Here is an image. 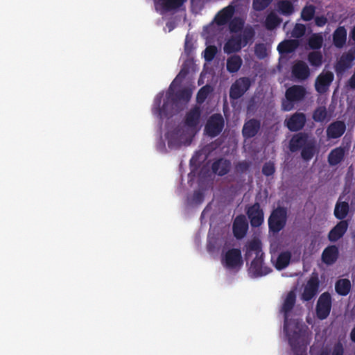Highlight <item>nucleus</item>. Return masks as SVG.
I'll list each match as a JSON object with an SVG mask.
<instances>
[{
  "label": "nucleus",
  "mask_w": 355,
  "mask_h": 355,
  "mask_svg": "<svg viewBox=\"0 0 355 355\" xmlns=\"http://www.w3.org/2000/svg\"><path fill=\"white\" fill-rule=\"evenodd\" d=\"M306 94V89L301 85H293L286 91V100L282 102V110L290 111L294 107V103L302 101Z\"/></svg>",
  "instance_id": "nucleus-5"
},
{
  "label": "nucleus",
  "mask_w": 355,
  "mask_h": 355,
  "mask_svg": "<svg viewBox=\"0 0 355 355\" xmlns=\"http://www.w3.org/2000/svg\"><path fill=\"white\" fill-rule=\"evenodd\" d=\"M333 80L334 74L331 72L327 71L325 73H321L316 78L315 90L320 94L326 92Z\"/></svg>",
  "instance_id": "nucleus-15"
},
{
  "label": "nucleus",
  "mask_w": 355,
  "mask_h": 355,
  "mask_svg": "<svg viewBox=\"0 0 355 355\" xmlns=\"http://www.w3.org/2000/svg\"><path fill=\"white\" fill-rule=\"evenodd\" d=\"M261 128L260 121L256 119H251L245 122L242 134L244 138L250 139L257 135Z\"/></svg>",
  "instance_id": "nucleus-17"
},
{
  "label": "nucleus",
  "mask_w": 355,
  "mask_h": 355,
  "mask_svg": "<svg viewBox=\"0 0 355 355\" xmlns=\"http://www.w3.org/2000/svg\"><path fill=\"white\" fill-rule=\"evenodd\" d=\"M279 12L285 16H290L294 12L293 4L288 0H282L277 3Z\"/></svg>",
  "instance_id": "nucleus-36"
},
{
  "label": "nucleus",
  "mask_w": 355,
  "mask_h": 355,
  "mask_svg": "<svg viewBox=\"0 0 355 355\" xmlns=\"http://www.w3.org/2000/svg\"><path fill=\"white\" fill-rule=\"evenodd\" d=\"M207 250H208L209 251H211V248L210 245H207Z\"/></svg>",
  "instance_id": "nucleus-59"
},
{
  "label": "nucleus",
  "mask_w": 355,
  "mask_h": 355,
  "mask_svg": "<svg viewBox=\"0 0 355 355\" xmlns=\"http://www.w3.org/2000/svg\"><path fill=\"white\" fill-rule=\"evenodd\" d=\"M308 61L311 66L318 68L322 64L323 57L320 51H311L308 54Z\"/></svg>",
  "instance_id": "nucleus-37"
},
{
  "label": "nucleus",
  "mask_w": 355,
  "mask_h": 355,
  "mask_svg": "<svg viewBox=\"0 0 355 355\" xmlns=\"http://www.w3.org/2000/svg\"><path fill=\"white\" fill-rule=\"evenodd\" d=\"M354 60L355 51L349 50L347 53L342 54L334 66L337 76L343 75L347 70L350 69Z\"/></svg>",
  "instance_id": "nucleus-12"
},
{
  "label": "nucleus",
  "mask_w": 355,
  "mask_h": 355,
  "mask_svg": "<svg viewBox=\"0 0 355 355\" xmlns=\"http://www.w3.org/2000/svg\"><path fill=\"white\" fill-rule=\"evenodd\" d=\"M221 262L227 269L240 268L243 263L241 250L238 248L228 250L222 257Z\"/></svg>",
  "instance_id": "nucleus-9"
},
{
  "label": "nucleus",
  "mask_w": 355,
  "mask_h": 355,
  "mask_svg": "<svg viewBox=\"0 0 355 355\" xmlns=\"http://www.w3.org/2000/svg\"><path fill=\"white\" fill-rule=\"evenodd\" d=\"M172 85L173 83L167 92V101L164 102L162 106H161L162 95L158 94L155 98L152 112L154 115L160 119L167 117L171 114L168 111L169 101L177 106L181 103H187L191 98L192 92L190 89L184 88L174 92L172 89Z\"/></svg>",
  "instance_id": "nucleus-2"
},
{
  "label": "nucleus",
  "mask_w": 355,
  "mask_h": 355,
  "mask_svg": "<svg viewBox=\"0 0 355 355\" xmlns=\"http://www.w3.org/2000/svg\"><path fill=\"white\" fill-rule=\"evenodd\" d=\"M315 22L318 26L322 27L327 24V19L324 16H318L315 17Z\"/></svg>",
  "instance_id": "nucleus-52"
},
{
  "label": "nucleus",
  "mask_w": 355,
  "mask_h": 355,
  "mask_svg": "<svg viewBox=\"0 0 355 355\" xmlns=\"http://www.w3.org/2000/svg\"><path fill=\"white\" fill-rule=\"evenodd\" d=\"M346 130V124L343 121H336L331 123L326 130L327 137L329 139H338L340 137Z\"/></svg>",
  "instance_id": "nucleus-16"
},
{
  "label": "nucleus",
  "mask_w": 355,
  "mask_h": 355,
  "mask_svg": "<svg viewBox=\"0 0 355 355\" xmlns=\"http://www.w3.org/2000/svg\"><path fill=\"white\" fill-rule=\"evenodd\" d=\"M246 214L252 227H258L263 223V211L259 202H256L248 207Z\"/></svg>",
  "instance_id": "nucleus-13"
},
{
  "label": "nucleus",
  "mask_w": 355,
  "mask_h": 355,
  "mask_svg": "<svg viewBox=\"0 0 355 355\" xmlns=\"http://www.w3.org/2000/svg\"><path fill=\"white\" fill-rule=\"evenodd\" d=\"M282 19L275 13L268 14L265 20V26L268 30L272 31L278 26Z\"/></svg>",
  "instance_id": "nucleus-38"
},
{
  "label": "nucleus",
  "mask_w": 355,
  "mask_h": 355,
  "mask_svg": "<svg viewBox=\"0 0 355 355\" xmlns=\"http://www.w3.org/2000/svg\"><path fill=\"white\" fill-rule=\"evenodd\" d=\"M224 126L225 121L223 116L218 113L213 114L207 119L204 131L208 137L214 138L222 132Z\"/></svg>",
  "instance_id": "nucleus-7"
},
{
  "label": "nucleus",
  "mask_w": 355,
  "mask_h": 355,
  "mask_svg": "<svg viewBox=\"0 0 355 355\" xmlns=\"http://www.w3.org/2000/svg\"><path fill=\"white\" fill-rule=\"evenodd\" d=\"M255 31L251 26H247L241 33L232 35L224 46V51L233 53L240 51L242 48L253 42Z\"/></svg>",
  "instance_id": "nucleus-4"
},
{
  "label": "nucleus",
  "mask_w": 355,
  "mask_h": 355,
  "mask_svg": "<svg viewBox=\"0 0 355 355\" xmlns=\"http://www.w3.org/2000/svg\"><path fill=\"white\" fill-rule=\"evenodd\" d=\"M323 43V38L321 35L313 34L311 35L308 41L309 46L313 50L320 49Z\"/></svg>",
  "instance_id": "nucleus-41"
},
{
  "label": "nucleus",
  "mask_w": 355,
  "mask_h": 355,
  "mask_svg": "<svg viewBox=\"0 0 355 355\" xmlns=\"http://www.w3.org/2000/svg\"><path fill=\"white\" fill-rule=\"evenodd\" d=\"M188 73V70L185 69V65L184 64L183 67L181 69L179 76H184Z\"/></svg>",
  "instance_id": "nucleus-54"
},
{
  "label": "nucleus",
  "mask_w": 355,
  "mask_h": 355,
  "mask_svg": "<svg viewBox=\"0 0 355 355\" xmlns=\"http://www.w3.org/2000/svg\"><path fill=\"white\" fill-rule=\"evenodd\" d=\"M250 167V162H247V161L239 162L235 166L236 171L237 172L242 173L248 171L249 170Z\"/></svg>",
  "instance_id": "nucleus-49"
},
{
  "label": "nucleus",
  "mask_w": 355,
  "mask_h": 355,
  "mask_svg": "<svg viewBox=\"0 0 355 355\" xmlns=\"http://www.w3.org/2000/svg\"><path fill=\"white\" fill-rule=\"evenodd\" d=\"M327 116V111L324 106L318 107L313 112L312 118L315 122H323Z\"/></svg>",
  "instance_id": "nucleus-40"
},
{
  "label": "nucleus",
  "mask_w": 355,
  "mask_h": 355,
  "mask_svg": "<svg viewBox=\"0 0 355 355\" xmlns=\"http://www.w3.org/2000/svg\"><path fill=\"white\" fill-rule=\"evenodd\" d=\"M295 302L296 295L294 291H291L288 293L281 309L284 317V329L294 355H306L307 343L304 336L300 331H294L290 334L288 329V314L293 309Z\"/></svg>",
  "instance_id": "nucleus-1"
},
{
  "label": "nucleus",
  "mask_w": 355,
  "mask_h": 355,
  "mask_svg": "<svg viewBox=\"0 0 355 355\" xmlns=\"http://www.w3.org/2000/svg\"><path fill=\"white\" fill-rule=\"evenodd\" d=\"M248 228V224L245 217L240 215L236 217L233 223V233L234 236L238 239H242L246 234Z\"/></svg>",
  "instance_id": "nucleus-18"
},
{
  "label": "nucleus",
  "mask_w": 355,
  "mask_h": 355,
  "mask_svg": "<svg viewBox=\"0 0 355 355\" xmlns=\"http://www.w3.org/2000/svg\"><path fill=\"white\" fill-rule=\"evenodd\" d=\"M305 26L302 24H297L293 28L292 35L295 37H301L305 33Z\"/></svg>",
  "instance_id": "nucleus-48"
},
{
  "label": "nucleus",
  "mask_w": 355,
  "mask_h": 355,
  "mask_svg": "<svg viewBox=\"0 0 355 355\" xmlns=\"http://www.w3.org/2000/svg\"><path fill=\"white\" fill-rule=\"evenodd\" d=\"M348 86L352 89H355V71L353 75L351 76V78L348 80Z\"/></svg>",
  "instance_id": "nucleus-53"
},
{
  "label": "nucleus",
  "mask_w": 355,
  "mask_h": 355,
  "mask_svg": "<svg viewBox=\"0 0 355 355\" xmlns=\"http://www.w3.org/2000/svg\"><path fill=\"white\" fill-rule=\"evenodd\" d=\"M286 209L281 207L275 209L268 218L269 231L273 234L279 233L286 226Z\"/></svg>",
  "instance_id": "nucleus-6"
},
{
  "label": "nucleus",
  "mask_w": 355,
  "mask_h": 355,
  "mask_svg": "<svg viewBox=\"0 0 355 355\" xmlns=\"http://www.w3.org/2000/svg\"><path fill=\"white\" fill-rule=\"evenodd\" d=\"M345 154V150L344 147L339 146L332 149L328 155L327 161L330 166H336L340 163Z\"/></svg>",
  "instance_id": "nucleus-27"
},
{
  "label": "nucleus",
  "mask_w": 355,
  "mask_h": 355,
  "mask_svg": "<svg viewBox=\"0 0 355 355\" xmlns=\"http://www.w3.org/2000/svg\"><path fill=\"white\" fill-rule=\"evenodd\" d=\"M254 255L249 268V273L254 277L267 275L272 272V269L264 265L261 243L258 239H252L246 244L245 257L246 261L250 260Z\"/></svg>",
  "instance_id": "nucleus-3"
},
{
  "label": "nucleus",
  "mask_w": 355,
  "mask_h": 355,
  "mask_svg": "<svg viewBox=\"0 0 355 355\" xmlns=\"http://www.w3.org/2000/svg\"><path fill=\"white\" fill-rule=\"evenodd\" d=\"M350 339L352 342L355 343V326L353 327V329L351 331Z\"/></svg>",
  "instance_id": "nucleus-55"
},
{
  "label": "nucleus",
  "mask_w": 355,
  "mask_h": 355,
  "mask_svg": "<svg viewBox=\"0 0 355 355\" xmlns=\"http://www.w3.org/2000/svg\"><path fill=\"white\" fill-rule=\"evenodd\" d=\"M351 37L354 41H355V26L353 27L351 31Z\"/></svg>",
  "instance_id": "nucleus-56"
},
{
  "label": "nucleus",
  "mask_w": 355,
  "mask_h": 355,
  "mask_svg": "<svg viewBox=\"0 0 355 355\" xmlns=\"http://www.w3.org/2000/svg\"><path fill=\"white\" fill-rule=\"evenodd\" d=\"M212 92L211 86L206 85L201 87L197 93L196 101L199 104H202L207 99L208 96Z\"/></svg>",
  "instance_id": "nucleus-39"
},
{
  "label": "nucleus",
  "mask_w": 355,
  "mask_h": 355,
  "mask_svg": "<svg viewBox=\"0 0 355 355\" xmlns=\"http://www.w3.org/2000/svg\"><path fill=\"white\" fill-rule=\"evenodd\" d=\"M228 23L230 31L232 33L239 34V33H241L245 28V21L241 17H235L232 18Z\"/></svg>",
  "instance_id": "nucleus-34"
},
{
  "label": "nucleus",
  "mask_w": 355,
  "mask_h": 355,
  "mask_svg": "<svg viewBox=\"0 0 355 355\" xmlns=\"http://www.w3.org/2000/svg\"><path fill=\"white\" fill-rule=\"evenodd\" d=\"M253 105H254L253 103H250L248 105V107H247L248 112H250L252 110Z\"/></svg>",
  "instance_id": "nucleus-57"
},
{
  "label": "nucleus",
  "mask_w": 355,
  "mask_h": 355,
  "mask_svg": "<svg viewBox=\"0 0 355 355\" xmlns=\"http://www.w3.org/2000/svg\"><path fill=\"white\" fill-rule=\"evenodd\" d=\"M272 1V0H253L252 8L256 11L265 10Z\"/></svg>",
  "instance_id": "nucleus-43"
},
{
  "label": "nucleus",
  "mask_w": 355,
  "mask_h": 355,
  "mask_svg": "<svg viewBox=\"0 0 355 355\" xmlns=\"http://www.w3.org/2000/svg\"><path fill=\"white\" fill-rule=\"evenodd\" d=\"M306 123V115L302 112H295L290 118L286 119L285 124L291 132H297L302 130Z\"/></svg>",
  "instance_id": "nucleus-14"
},
{
  "label": "nucleus",
  "mask_w": 355,
  "mask_h": 355,
  "mask_svg": "<svg viewBox=\"0 0 355 355\" xmlns=\"http://www.w3.org/2000/svg\"><path fill=\"white\" fill-rule=\"evenodd\" d=\"M315 8L313 5L306 6L301 12V17L305 21H311L315 15Z\"/></svg>",
  "instance_id": "nucleus-42"
},
{
  "label": "nucleus",
  "mask_w": 355,
  "mask_h": 355,
  "mask_svg": "<svg viewBox=\"0 0 355 355\" xmlns=\"http://www.w3.org/2000/svg\"><path fill=\"white\" fill-rule=\"evenodd\" d=\"M348 226L347 220H340L329 232L328 239L331 242L337 241L346 233Z\"/></svg>",
  "instance_id": "nucleus-19"
},
{
  "label": "nucleus",
  "mask_w": 355,
  "mask_h": 355,
  "mask_svg": "<svg viewBox=\"0 0 355 355\" xmlns=\"http://www.w3.org/2000/svg\"><path fill=\"white\" fill-rule=\"evenodd\" d=\"M204 200V194L200 191H196L193 195V201L196 204H200Z\"/></svg>",
  "instance_id": "nucleus-51"
},
{
  "label": "nucleus",
  "mask_w": 355,
  "mask_h": 355,
  "mask_svg": "<svg viewBox=\"0 0 355 355\" xmlns=\"http://www.w3.org/2000/svg\"><path fill=\"white\" fill-rule=\"evenodd\" d=\"M232 167V163L229 159L218 158L214 161L211 164V170L214 173L219 176H224L227 174Z\"/></svg>",
  "instance_id": "nucleus-20"
},
{
  "label": "nucleus",
  "mask_w": 355,
  "mask_h": 355,
  "mask_svg": "<svg viewBox=\"0 0 355 355\" xmlns=\"http://www.w3.org/2000/svg\"><path fill=\"white\" fill-rule=\"evenodd\" d=\"M202 110L199 106H194L187 112L184 124L189 128H196L200 123Z\"/></svg>",
  "instance_id": "nucleus-23"
},
{
  "label": "nucleus",
  "mask_w": 355,
  "mask_h": 355,
  "mask_svg": "<svg viewBox=\"0 0 355 355\" xmlns=\"http://www.w3.org/2000/svg\"><path fill=\"white\" fill-rule=\"evenodd\" d=\"M168 146L170 148H178L180 146V141L177 136L173 134H168L166 135Z\"/></svg>",
  "instance_id": "nucleus-46"
},
{
  "label": "nucleus",
  "mask_w": 355,
  "mask_h": 355,
  "mask_svg": "<svg viewBox=\"0 0 355 355\" xmlns=\"http://www.w3.org/2000/svg\"><path fill=\"white\" fill-rule=\"evenodd\" d=\"M252 81L248 77H241L235 80L230 89V98L237 100L250 89Z\"/></svg>",
  "instance_id": "nucleus-11"
},
{
  "label": "nucleus",
  "mask_w": 355,
  "mask_h": 355,
  "mask_svg": "<svg viewBox=\"0 0 355 355\" xmlns=\"http://www.w3.org/2000/svg\"><path fill=\"white\" fill-rule=\"evenodd\" d=\"M291 259V253L289 251L281 252L277 258L275 268L278 270L286 268L290 263Z\"/></svg>",
  "instance_id": "nucleus-32"
},
{
  "label": "nucleus",
  "mask_w": 355,
  "mask_h": 355,
  "mask_svg": "<svg viewBox=\"0 0 355 355\" xmlns=\"http://www.w3.org/2000/svg\"><path fill=\"white\" fill-rule=\"evenodd\" d=\"M315 153V142L311 139L309 143L302 148L301 156L305 161L311 160Z\"/></svg>",
  "instance_id": "nucleus-33"
},
{
  "label": "nucleus",
  "mask_w": 355,
  "mask_h": 355,
  "mask_svg": "<svg viewBox=\"0 0 355 355\" xmlns=\"http://www.w3.org/2000/svg\"><path fill=\"white\" fill-rule=\"evenodd\" d=\"M216 53L217 48L215 46H209L204 51V58L207 62H211Z\"/></svg>",
  "instance_id": "nucleus-45"
},
{
  "label": "nucleus",
  "mask_w": 355,
  "mask_h": 355,
  "mask_svg": "<svg viewBox=\"0 0 355 355\" xmlns=\"http://www.w3.org/2000/svg\"><path fill=\"white\" fill-rule=\"evenodd\" d=\"M319 355H329V353L327 350H323Z\"/></svg>",
  "instance_id": "nucleus-58"
},
{
  "label": "nucleus",
  "mask_w": 355,
  "mask_h": 355,
  "mask_svg": "<svg viewBox=\"0 0 355 355\" xmlns=\"http://www.w3.org/2000/svg\"><path fill=\"white\" fill-rule=\"evenodd\" d=\"M243 60L241 56L238 55H232L229 57L227 60V70L230 73H236L240 69Z\"/></svg>",
  "instance_id": "nucleus-31"
},
{
  "label": "nucleus",
  "mask_w": 355,
  "mask_h": 355,
  "mask_svg": "<svg viewBox=\"0 0 355 355\" xmlns=\"http://www.w3.org/2000/svg\"><path fill=\"white\" fill-rule=\"evenodd\" d=\"M292 73L297 79L304 80L309 77L310 70L304 61L299 60L293 66Z\"/></svg>",
  "instance_id": "nucleus-24"
},
{
  "label": "nucleus",
  "mask_w": 355,
  "mask_h": 355,
  "mask_svg": "<svg viewBox=\"0 0 355 355\" xmlns=\"http://www.w3.org/2000/svg\"><path fill=\"white\" fill-rule=\"evenodd\" d=\"M333 44L337 48H342L346 43L347 31L344 26H338L333 33Z\"/></svg>",
  "instance_id": "nucleus-29"
},
{
  "label": "nucleus",
  "mask_w": 355,
  "mask_h": 355,
  "mask_svg": "<svg viewBox=\"0 0 355 355\" xmlns=\"http://www.w3.org/2000/svg\"><path fill=\"white\" fill-rule=\"evenodd\" d=\"M254 53L259 59H263L267 56V49L264 44H257L254 46Z\"/></svg>",
  "instance_id": "nucleus-44"
},
{
  "label": "nucleus",
  "mask_w": 355,
  "mask_h": 355,
  "mask_svg": "<svg viewBox=\"0 0 355 355\" xmlns=\"http://www.w3.org/2000/svg\"><path fill=\"white\" fill-rule=\"evenodd\" d=\"M344 354V348L343 344L340 342L336 343L331 352V355H343Z\"/></svg>",
  "instance_id": "nucleus-50"
},
{
  "label": "nucleus",
  "mask_w": 355,
  "mask_h": 355,
  "mask_svg": "<svg viewBox=\"0 0 355 355\" xmlns=\"http://www.w3.org/2000/svg\"><path fill=\"white\" fill-rule=\"evenodd\" d=\"M299 46V42L296 40H286L280 42L277 46L279 54H288L294 52Z\"/></svg>",
  "instance_id": "nucleus-28"
},
{
  "label": "nucleus",
  "mask_w": 355,
  "mask_h": 355,
  "mask_svg": "<svg viewBox=\"0 0 355 355\" xmlns=\"http://www.w3.org/2000/svg\"><path fill=\"white\" fill-rule=\"evenodd\" d=\"M309 135L306 132H299L293 136L290 141V150L296 152L303 148L309 143Z\"/></svg>",
  "instance_id": "nucleus-22"
},
{
  "label": "nucleus",
  "mask_w": 355,
  "mask_h": 355,
  "mask_svg": "<svg viewBox=\"0 0 355 355\" xmlns=\"http://www.w3.org/2000/svg\"><path fill=\"white\" fill-rule=\"evenodd\" d=\"M275 172L274 163L271 162H266L262 167V173L266 176L272 175Z\"/></svg>",
  "instance_id": "nucleus-47"
},
{
  "label": "nucleus",
  "mask_w": 355,
  "mask_h": 355,
  "mask_svg": "<svg viewBox=\"0 0 355 355\" xmlns=\"http://www.w3.org/2000/svg\"><path fill=\"white\" fill-rule=\"evenodd\" d=\"M352 288L351 282L348 279H340L335 284L336 292L341 296L347 295Z\"/></svg>",
  "instance_id": "nucleus-30"
},
{
  "label": "nucleus",
  "mask_w": 355,
  "mask_h": 355,
  "mask_svg": "<svg viewBox=\"0 0 355 355\" xmlns=\"http://www.w3.org/2000/svg\"><path fill=\"white\" fill-rule=\"evenodd\" d=\"M349 211V202L347 201H341V196H340L334 207V216L338 220H345L344 219L347 216Z\"/></svg>",
  "instance_id": "nucleus-26"
},
{
  "label": "nucleus",
  "mask_w": 355,
  "mask_h": 355,
  "mask_svg": "<svg viewBox=\"0 0 355 355\" xmlns=\"http://www.w3.org/2000/svg\"><path fill=\"white\" fill-rule=\"evenodd\" d=\"M338 256V248L334 245H329L322 252V261L327 265H332L337 261Z\"/></svg>",
  "instance_id": "nucleus-25"
},
{
  "label": "nucleus",
  "mask_w": 355,
  "mask_h": 355,
  "mask_svg": "<svg viewBox=\"0 0 355 355\" xmlns=\"http://www.w3.org/2000/svg\"><path fill=\"white\" fill-rule=\"evenodd\" d=\"M235 12V7L230 4L220 10L215 17V21L218 26L227 24Z\"/></svg>",
  "instance_id": "nucleus-21"
},
{
  "label": "nucleus",
  "mask_w": 355,
  "mask_h": 355,
  "mask_svg": "<svg viewBox=\"0 0 355 355\" xmlns=\"http://www.w3.org/2000/svg\"><path fill=\"white\" fill-rule=\"evenodd\" d=\"M332 306V297L329 292L322 293L317 302L315 312L318 319L322 320L329 315Z\"/></svg>",
  "instance_id": "nucleus-10"
},
{
  "label": "nucleus",
  "mask_w": 355,
  "mask_h": 355,
  "mask_svg": "<svg viewBox=\"0 0 355 355\" xmlns=\"http://www.w3.org/2000/svg\"><path fill=\"white\" fill-rule=\"evenodd\" d=\"M162 7L165 12L180 8L187 0H159Z\"/></svg>",
  "instance_id": "nucleus-35"
},
{
  "label": "nucleus",
  "mask_w": 355,
  "mask_h": 355,
  "mask_svg": "<svg viewBox=\"0 0 355 355\" xmlns=\"http://www.w3.org/2000/svg\"><path fill=\"white\" fill-rule=\"evenodd\" d=\"M320 288V280L318 274L313 272L304 286L300 298L304 302H309L313 299L318 293Z\"/></svg>",
  "instance_id": "nucleus-8"
}]
</instances>
